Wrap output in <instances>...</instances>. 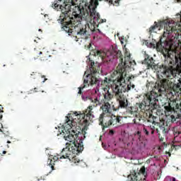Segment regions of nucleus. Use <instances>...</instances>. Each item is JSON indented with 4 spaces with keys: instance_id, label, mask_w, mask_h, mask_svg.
Listing matches in <instances>:
<instances>
[{
    "instance_id": "f257e3e1",
    "label": "nucleus",
    "mask_w": 181,
    "mask_h": 181,
    "mask_svg": "<svg viewBox=\"0 0 181 181\" xmlns=\"http://www.w3.org/2000/svg\"><path fill=\"white\" fill-rule=\"evenodd\" d=\"M77 0H54L52 7L57 11L60 9L61 14L59 23L66 33H76L78 36H84L88 45L85 49L88 50L91 47V35L90 24H91V0H85L84 6H74Z\"/></svg>"
},
{
    "instance_id": "f03ea898",
    "label": "nucleus",
    "mask_w": 181,
    "mask_h": 181,
    "mask_svg": "<svg viewBox=\"0 0 181 181\" xmlns=\"http://www.w3.org/2000/svg\"><path fill=\"white\" fill-rule=\"evenodd\" d=\"M90 118L91 106H88L83 113L76 112L73 116L69 115L66 117L65 127L62 130L61 135L69 143H66V148L62 149L60 159H68L74 163L81 162L76 155L81 153L84 150L83 136L86 138Z\"/></svg>"
},
{
    "instance_id": "7ed1b4c3",
    "label": "nucleus",
    "mask_w": 181,
    "mask_h": 181,
    "mask_svg": "<svg viewBox=\"0 0 181 181\" xmlns=\"http://www.w3.org/2000/svg\"><path fill=\"white\" fill-rule=\"evenodd\" d=\"M92 56L95 57H100V59H104V57H108L109 61L111 62L112 59H119L120 63L117 67V70L112 72L110 75V79L105 78L104 80V84H108V81H113L112 91L115 94L116 100L118 101V104L112 105L113 111H118L119 108H127L128 107V100L124 95L123 93H128L131 90L135 88V85L127 84L125 83V79L131 80L132 77L127 76V73L131 69V54L124 57V61L122 58V53L119 50L112 49L107 51L106 53L97 50L92 49Z\"/></svg>"
},
{
    "instance_id": "20e7f679",
    "label": "nucleus",
    "mask_w": 181,
    "mask_h": 181,
    "mask_svg": "<svg viewBox=\"0 0 181 181\" xmlns=\"http://www.w3.org/2000/svg\"><path fill=\"white\" fill-rule=\"evenodd\" d=\"M173 84L172 80L166 78L158 80L155 83L154 89L143 96L141 102L136 103L134 106L131 107L130 110L127 111V114L132 115L135 112V111L132 110V108H137V111L140 110L141 112H145L149 108H153V110L159 108V97L162 94H165L166 90L173 88Z\"/></svg>"
},
{
    "instance_id": "39448f33",
    "label": "nucleus",
    "mask_w": 181,
    "mask_h": 181,
    "mask_svg": "<svg viewBox=\"0 0 181 181\" xmlns=\"http://www.w3.org/2000/svg\"><path fill=\"white\" fill-rule=\"evenodd\" d=\"M103 110V114L99 117V125L103 127V129L108 128L110 125H117V124H122V116L111 117V105L108 102H105L100 107Z\"/></svg>"
},
{
    "instance_id": "423d86ee",
    "label": "nucleus",
    "mask_w": 181,
    "mask_h": 181,
    "mask_svg": "<svg viewBox=\"0 0 181 181\" xmlns=\"http://www.w3.org/2000/svg\"><path fill=\"white\" fill-rule=\"evenodd\" d=\"M175 59V61L170 57V55H168L167 58H165L164 64L160 67L158 71L161 77H167L170 80H173L174 77H176V70L173 66L177 63V59Z\"/></svg>"
},
{
    "instance_id": "0eeeda50",
    "label": "nucleus",
    "mask_w": 181,
    "mask_h": 181,
    "mask_svg": "<svg viewBox=\"0 0 181 181\" xmlns=\"http://www.w3.org/2000/svg\"><path fill=\"white\" fill-rule=\"evenodd\" d=\"M146 176H148V173L144 166L141 167L139 170L136 167H134L130 170V174L127 176V180L145 181L146 180Z\"/></svg>"
},
{
    "instance_id": "6e6552de",
    "label": "nucleus",
    "mask_w": 181,
    "mask_h": 181,
    "mask_svg": "<svg viewBox=\"0 0 181 181\" xmlns=\"http://www.w3.org/2000/svg\"><path fill=\"white\" fill-rule=\"evenodd\" d=\"M98 1H103V0H91V18L93 20V30H92V32H95V28H98V25L100 23H104V22H107L106 19H100V13H97V6H98ZM108 1V0H105Z\"/></svg>"
},
{
    "instance_id": "1a4fd4ad",
    "label": "nucleus",
    "mask_w": 181,
    "mask_h": 181,
    "mask_svg": "<svg viewBox=\"0 0 181 181\" xmlns=\"http://www.w3.org/2000/svg\"><path fill=\"white\" fill-rule=\"evenodd\" d=\"M91 86H100L101 82V78H100V74H102L103 71H101V64L98 62H91Z\"/></svg>"
},
{
    "instance_id": "9d476101",
    "label": "nucleus",
    "mask_w": 181,
    "mask_h": 181,
    "mask_svg": "<svg viewBox=\"0 0 181 181\" xmlns=\"http://www.w3.org/2000/svg\"><path fill=\"white\" fill-rule=\"evenodd\" d=\"M165 115H170L172 112H181V102L176 100H168L167 103H165Z\"/></svg>"
},
{
    "instance_id": "9b49d317",
    "label": "nucleus",
    "mask_w": 181,
    "mask_h": 181,
    "mask_svg": "<svg viewBox=\"0 0 181 181\" xmlns=\"http://www.w3.org/2000/svg\"><path fill=\"white\" fill-rule=\"evenodd\" d=\"M88 60H89L88 62L89 66L88 70L86 71L83 75V86L79 88L78 94H81L83 88L89 87L90 84H91V58L88 57Z\"/></svg>"
},
{
    "instance_id": "f8f14e48",
    "label": "nucleus",
    "mask_w": 181,
    "mask_h": 181,
    "mask_svg": "<svg viewBox=\"0 0 181 181\" xmlns=\"http://www.w3.org/2000/svg\"><path fill=\"white\" fill-rule=\"evenodd\" d=\"M144 64L146 65L147 69H155V59L148 54H145Z\"/></svg>"
},
{
    "instance_id": "ddd939ff",
    "label": "nucleus",
    "mask_w": 181,
    "mask_h": 181,
    "mask_svg": "<svg viewBox=\"0 0 181 181\" xmlns=\"http://www.w3.org/2000/svg\"><path fill=\"white\" fill-rule=\"evenodd\" d=\"M62 156V154H61ZM61 156H54L53 157L52 159L49 158L47 163L49 165V166H50L52 170H54V163H56V162H57V160H59V159H63V158H60Z\"/></svg>"
},
{
    "instance_id": "4468645a",
    "label": "nucleus",
    "mask_w": 181,
    "mask_h": 181,
    "mask_svg": "<svg viewBox=\"0 0 181 181\" xmlns=\"http://www.w3.org/2000/svg\"><path fill=\"white\" fill-rule=\"evenodd\" d=\"M42 56V51L37 48H35L33 52V57L36 60V59H39Z\"/></svg>"
},
{
    "instance_id": "2eb2a0df",
    "label": "nucleus",
    "mask_w": 181,
    "mask_h": 181,
    "mask_svg": "<svg viewBox=\"0 0 181 181\" xmlns=\"http://www.w3.org/2000/svg\"><path fill=\"white\" fill-rule=\"evenodd\" d=\"M170 119L171 122L177 124V122H180L181 115H178L177 116H175V115H171Z\"/></svg>"
},
{
    "instance_id": "dca6fc26",
    "label": "nucleus",
    "mask_w": 181,
    "mask_h": 181,
    "mask_svg": "<svg viewBox=\"0 0 181 181\" xmlns=\"http://www.w3.org/2000/svg\"><path fill=\"white\" fill-rule=\"evenodd\" d=\"M49 57H50V54L48 52H42V54L40 56V59L42 62L49 60Z\"/></svg>"
},
{
    "instance_id": "f3484780",
    "label": "nucleus",
    "mask_w": 181,
    "mask_h": 181,
    "mask_svg": "<svg viewBox=\"0 0 181 181\" xmlns=\"http://www.w3.org/2000/svg\"><path fill=\"white\" fill-rule=\"evenodd\" d=\"M104 98L106 101H110L112 98L113 95L110 93V90H107V93L103 95Z\"/></svg>"
},
{
    "instance_id": "a211bd4d",
    "label": "nucleus",
    "mask_w": 181,
    "mask_h": 181,
    "mask_svg": "<svg viewBox=\"0 0 181 181\" xmlns=\"http://www.w3.org/2000/svg\"><path fill=\"white\" fill-rule=\"evenodd\" d=\"M156 47L158 50H163V49H165V46H163L162 42V38L156 43Z\"/></svg>"
},
{
    "instance_id": "6ab92c4d",
    "label": "nucleus",
    "mask_w": 181,
    "mask_h": 181,
    "mask_svg": "<svg viewBox=\"0 0 181 181\" xmlns=\"http://www.w3.org/2000/svg\"><path fill=\"white\" fill-rule=\"evenodd\" d=\"M106 2H108L110 5H115V6H118V5H119V0H115V4H114V1H112V0H108V1H106Z\"/></svg>"
},
{
    "instance_id": "aec40b11",
    "label": "nucleus",
    "mask_w": 181,
    "mask_h": 181,
    "mask_svg": "<svg viewBox=\"0 0 181 181\" xmlns=\"http://www.w3.org/2000/svg\"><path fill=\"white\" fill-rule=\"evenodd\" d=\"M158 28H159L158 24H156L155 25L151 26L149 30L150 33H153V32H155V30H156Z\"/></svg>"
},
{
    "instance_id": "412c9836",
    "label": "nucleus",
    "mask_w": 181,
    "mask_h": 181,
    "mask_svg": "<svg viewBox=\"0 0 181 181\" xmlns=\"http://www.w3.org/2000/svg\"><path fill=\"white\" fill-rule=\"evenodd\" d=\"M91 103H92V105H93L94 107H97L98 105H100V100H98V98L95 99V101L94 100H91Z\"/></svg>"
},
{
    "instance_id": "4be33fe9",
    "label": "nucleus",
    "mask_w": 181,
    "mask_h": 181,
    "mask_svg": "<svg viewBox=\"0 0 181 181\" xmlns=\"http://www.w3.org/2000/svg\"><path fill=\"white\" fill-rule=\"evenodd\" d=\"M158 138L160 142H163V141H165V138H166V134L162 135L160 133H158Z\"/></svg>"
},
{
    "instance_id": "5701e85b",
    "label": "nucleus",
    "mask_w": 181,
    "mask_h": 181,
    "mask_svg": "<svg viewBox=\"0 0 181 181\" xmlns=\"http://www.w3.org/2000/svg\"><path fill=\"white\" fill-rule=\"evenodd\" d=\"M149 128L148 127H144L143 128V132L144 134H145V135H146L148 136V135H149Z\"/></svg>"
},
{
    "instance_id": "b1692460",
    "label": "nucleus",
    "mask_w": 181,
    "mask_h": 181,
    "mask_svg": "<svg viewBox=\"0 0 181 181\" xmlns=\"http://www.w3.org/2000/svg\"><path fill=\"white\" fill-rule=\"evenodd\" d=\"M160 129L162 130V134L163 135H166V134L168 132H169V130L168 129V128H165V127H161Z\"/></svg>"
},
{
    "instance_id": "393cba45",
    "label": "nucleus",
    "mask_w": 181,
    "mask_h": 181,
    "mask_svg": "<svg viewBox=\"0 0 181 181\" xmlns=\"http://www.w3.org/2000/svg\"><path fill=\"white\" fill-rule=\"evenodd\" d=\"M36 77H37V72H33L30 74V78H36Z\"/></svg>"
},
{
    "instance_id": "a878e982",
    "label": "nucleus",
    "mask_w": 181,
    "mask_h": 181,
    "mask_svg": "<svg viewBox=\"0 0 181 181\" xmlns=\"http://www.w3.org/2000/svg\"><path fill=\"white\" fill-rule=\"evenodd\" d=\"M148 127V129H149L150 131H155V126H153V125H152V126H148V127Z\"/></svg>"
},
{
    "instance_id": "bb28decb",
    "label": "nucleus",
    "mask_w": 181,
    "mask_h": 181,
    "mask_svg": "<svg viewBox=\"0 0 181 181\" xmlns=\"http://www.w3.org/2000/svg\"><path fill=\"white\" fill-rule=\"evenodd\" d=\"M168 35H169V31L166 30V32H164L163 34V37H167Z\"/></svg>"
},
{
    "instance_id": "cd10ccee",
    "label": "nucleus",
    "mask_w": 181,
    "mask_h": 181,
    "mask_svg": "<svg viewBox=\"0 0 181 181\" xmlns=\"http://www.w3.org/2000/svg\"><path fill=\"white\" fill-rule=\"evenodd\" d=\"M41 77L42 78H44V80L42 81V83H45L46 81H47V78H46V76H42Z\"/></svg>"
},
{
    "instance_id": "c85d7f7f",
    "label": "nucleus",
    "mask_w": 181,
    "mask_h": 181,
    "mask_svg": "<svg viewBox=\"0 0 181 181\" xmlns=\"http://www.w3.org/2000/svg\"><path fill=\"white\" fill-rule=\"evenodd\" d=\"M2 112H4V111L1 110L0 109V119H2V117H3Z\"/></svg>"
},
{
    "instance_id": "c756f323",
    "label": "nucleus",
    "mask_w": 181,
    "mask_h": 181,
    "mask_svg": "<svg viewBox=\"0 0 181 181\" xmlns=\"http://www.w3.org/2000/svg\"><path fill=\"white\" fill-rule=\"evenodd\" d=\"M110 134H111L112 135H113V134H114V130H110Z\"/></svg>"
},
{
    "instance_id": "7c9ffc66",
    "label": "nucleus",
    "mask_w": 181,
    "mask_h": 181,
    "mask_svg": "<svg viewBox=\"0 0 181 181\" xmlns=\"http://www.w3.org/2000/svg\"><path fill=\"white\" fill-rule=\"evenodd\" d=\"M151 135H153V134H155V130H151Z\"/></svg>"
},
{
    "instance_id": "2f4dec72",
    "label": "nucleus",
    "mask_w": 181,
    "mask_h": 181,
    "mask_svg": "<svg viewBox=\"0 0 181 181\" xmlns=\"http://www.w3.org/2000/svg\"><path fill=\"white\" fill-rule=\"evenodd\" d=\"M137 135H139V136H141V132H137Z\"/></svg>"
},
{
    "instance_id": "473e14b6",
    "label": "nucleus",
    "mask_w": 181,
    "mask_h": 181,
    "mask_svg": "<svg viewBox=\"0 0 181 181\" xmlns=\"http://www.w3.org/2000/svg\"><path fill=\"white\" fill-rule=\"evenodd\" d=\"M171 180H172V181H176V178L172 177V178H171Z\"/></svg>"
},
{
    "instance_id": "72a5a7b5",
    "label": "nucleus",
    "mask_w": 181,
    "mask_h": 181,
    "mask_svg": "<svg viewBox=\"0 0 181 181\" xmlns=\"http://www.w3.org/2000/svg\"><path fill=\"white\" fill-rule=\"evenodd\" d=\"M37 88H34V93H37Z\"/></svg>"
},
{
    "instance_id": "f704fd0d",
    "label": "nucleus",
    "mask_w": 181,
    "mask_h": 181,
    "mask_svg": "<svg viewBox=\"0 0 181 181\" xmlns=\"http://www.w3.org/2000/svg\"><path fill=\"white\" fill-rule=\"evenodd\" d=\"M6 153V151H3V155H5Z\"/></svg>"
},
{
    "instance_id": "c9c22d12",
    "label": "nucleus",
    "mask_w": 181,
    "mask_h": 181,
    "mask_svg": "<svg viewBox=\"0 0 181 181\" xmlns=\"http://www.w3.org/2000/svg\"><path fill=\"white\" fill-rule=\"evenodd\" d=\"M90 56H91V51H90V52H89L88 57H90Z\"/></svg>"
},
{
    "instance_id": "e433bc0d",
    "label": "nucleus",
    "mask_w": 181,
    "mask_h": 181,
    "mask_svg": "<svg viewBox=\"0 0 181 181\" xmlns=\"http://www.w3.org/2000/svg\"><path fill=\"white\" fill-rule=\"evenodd\" d=\"M7 144H11V141H7Z\"/></svg>"
},
{
    "instance_id": "4c0bfd02",
    "label": "nucleus",
    "mask_w": 181,
    "mask_h": 181,
    "mask_svg": "<svg viewBox=\"0 0 181 181\" xmlns=\"http://www.w3.org/2000/svg\"><path fill=\"white\" fill-rule=\"evenodd\" d=\"M156 131H157V134H159V130H158V129H156Z\"/></svg>"
},
{
    "instance_id": "58836bf2",
    "label": "nucleus",
    "mask_w": 181,
    "mask_h": 181,
    "mask_svg": "<svg viewBox=\"0 0 181 181\" xmlns=\"http://www.w3.org/2000/svg\"><path fill=\"white\" fill-rule=\"evenodd\" d=\"M38 30H39V32H42V29H39Z\"/></svg>"
},
{
    "instance_id": "ea45409f",
    "label": "nucleus",
    "mask_w": 181,
    "mask_h": 181,
    "mask_svg": "<svg viewBox=\"0 0 181 181\" xmlns=\"http://www.w3.org/2000/svg\"><path fill=\"white\" fill-rule=\"evenodd\" d=\"M96 30H98V32H100V29H96Z\"/></svg>"
},
{
    "instance_id": "a19ab883",
    "label": "nucleus",
    "mask_w": 181,
    "mask_h": 181,
    "mask_svg": "<svg viewBox=\"0 0 181 181\" xmlns=\"http://www.w3.org/2000/svg\"><path fill=\"white\" fill-rule=\"evenodd\" d=\"M88 98L89 100H90V97H88V98Z\"/></svg>"
},
{
    "instance_id": "79ce46f5",
    "label": "nucleus",
    "mask_w": 181,
    "mask_h": 181,
    "mask_svg": "<svg viewBox=\"0 0 181 181\" xmlns=\"http://www.w3.org/2000/svg\"><path fill=\"white\" fill-rule=\"evenodd\" d=\"M0 131H1V132H2V129H0Z\"/></svg>"
},
{
    "instance_id": "37998d69",
    "label": "nucleus",
    "mask_w": 181,
    "mask_h": 181,
    "mask_svg": "<svg viewBox=\"0 0 181 181\" xmlns=\"http://www.w3.org/2000/svg\"><path fill=\"white\" fill-rule=\"evenodd\" d=\"M42 93H45V90H42Z\"/></svg>"
},
{
    "instance_id": "c03bdc74",
    "label": "nucleus",
    "mask_w": 181,
    "mask_h": 181,
    "mask_svg": "<svg viewBox=\"0 0 181 181\" xmlns=\"http://www.w3.org/2000/svg\"><path fill=\"white\" fill-rule=\"evenodd\" d=\"M0 156H3V155H2V154H1V153H0Z\"/></svg>"
},
{
    "instance_id": "a18cd8bd",
    "label": "nucleus",
    "mask_w": 181,
    "mask_h": 181,
    "mask_svg": "<svg viewBox=\"0 0 181 181\" xmlns=\"http://www.w3.org/2000/svg\"><path fill=\"white\" fill-rule=\"evenodd\" d=\"M168 153H169V155H170V153L168 152Z\"/></svg>"
},
{
    "instance_id": "49530a36",
    "label": "nucleus",
    "mask_w": 181,
    "mask_h": 181,
    "mask_svg": "<svg viewBox=\"0 0 181 181\" xmlns=\"http://www.w3.org/2000/svg\"><path fill=\"white\" fill-rule=\"evenodd\" d=\"M94 116L92 115V118Z\"/></svg>"
},
{
    "instance_id": "de8ad7c7",
    "label": "nucleus",
    "mask_w": 181,
    "mask_h": 181,
    "mask_svg": "<svg viewBox=\"0 0 181 181\" xmlns=\"http://www.w3.org/2000/svg\"><path fill=\"white\" fill-rule=\"evenodd\" d=\"M34 42H36V40H35Z\"/></svg>"
}]
</instances>
